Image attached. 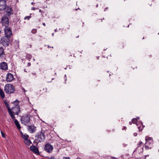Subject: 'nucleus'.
<instances>
[{
	"label": "nucleus",
	"mask_w": 159,
	"mask_h": 159,
	"mask_svg": "<svg viewBox=\"0 0 159 159\" xmlns=\"http://www.w3.org/2000/svg\"><path fill=\"white\" fill-rule=\"evenodd\" d=\"M96 7H98V5H97Z\"/></svg>",
	"instance_id": "8fccbe9b"
},
{
	"label": "nucleus",
	"mask_w": 159,
	"mask_h": 159,
	"mask_svg": "<svg viewBox=\"0 0 159 159\" xmlns=\"http://www.w3.org/2000/svg\"><path fill=\"white\" fill-rule=\"evenodd\" d=\"M31 18V16H26L25 17L24 19L25 20H26V19H28V20H29V19Z\"/></svg>",
	"instance_id": "cd10ccee"
},
{
	"label": "nucleus",
	"mask_w": 159,
	"mask_h": 159,
	"mask_svg": "<svg viewBox=\"0 0 159 159\" xmlns=\"http://www.w3.org/2000/svg\"><path fill=\"white\" fill-rule=\"evenodd\" d=\"M138 124L137 123V124H136V125L138 126Z\"/></svg>",
	"instance_id": "49530a36"
},
{
	"label": "nucleus",
	"mask_w": 159,
	"mask_h": 159,
	"mask_svg": "<svg viewBox=\"0 0 159 159\" xmlns=\"http://www.w3.org/2000/svg\"><path fill=\"white\" fill-rule=\"evenodd\" d=\"M24 142L27 145H30L31 143L30 140V139H29L28 138L24 140Z\"/></svg>",
	"instance_id": "a211bd4d"
},
{
	"label": "nucleus",
	"mask_w": 159,
	"mask_h": 159,
	"mask_svg": "<svg viewBox=\"0 0 159 159\" xmlns=\"http://www.w3.org/2000/svg\"><path fill=\"white\" fill-rule=\"evenodd\" d=\"M44 150L47 152L50 153L53 150V146L50 143H48L45 144L44 148Z\"/></svg>",
	"instance_id": "0eeeda50"
},
{
	"label": "nucleus",
	"mask_w": 159,
	"mask_h": 159,
	"mask_svg": "<svg viewBox=\"0 0 159 159\" xmlns=\"http://www.w3.org/2000/svg\"><path fill=\"white\" fill-rule=\"evenodd\" d=\"M63 158H66V159H70V158L69 157H63Z\"/></svg>",
	"instance_id": "c9c22d12"
},
{
	"label": "nucleus",
	"mask_w": 159,
	"mask_h": 159,
	"mask_svg": "<svg viewBox=\"0 0 159 159\" xmlns=\"http://www.w3.org/2000/svg\"><path fill=\"white\" fill-rule=\"evenodd\" d=\"M4 30L5 33L4 37L10 38L12 34V31L10 28L8 26H5Z\"/></svg>",
	"instance_id": "39448f33"
},
{
	"label": "nucleus",
	"mask_w": 159,
	"mask_h": 159,
	"mask_svg": "<svg viewBox=\"0 0 159 159\" xmlns=\"http://www.w3.org/2000/svg\"><path fill=\"white\" fill-rule=\"evenodd\" d=\"M12 9L11 6H8L7 8V10L6 11V14L7 15L9 16L12 13Z\"/></svg>",
	"instance_id": "dca6fc26"
},
{
	"label": "nucleus",
	"mask_w": 159,
	"mask_h": 159,
	"mask_svg": "<svg viewBox=\"0 0 159 159\" xmlns=\"http://www.w3.org/2000/svg\"><path fill=\"white\" fill-rule=\"evenodd\" d=\"M139 145L138 147H139L141 144H142L143 143L141 141H139Z\"/></svg>",
	"instance_id": "c85d7f7f"
},
{
	"label": "nucleus",
	"mask_w": 159,
	"mask_h": 159,
	"mask_svg": "<svg viewBox=\"0 0 159 159\" xmlns=\"http://www.w3.org/2000/svg\"><path fill=\"white\" fill-rule=\"evenodd\" d=\"M26 57L28 59H31L32 58V56L30 54H27L26 55Z\"/></svg>",
	"instance_id": "393cba45"
},
{
	"label": "nucleus",
	"mask_w": 159,
	"mask_h": 159,
	"mask_svg": "<svg viewBox=\"0 0 159 159\" xmlns=\"http://www.w3.org/2000/svg\"><path fill=\"white\" fill-rule=\"evenodd\" d=\"M31 74H32L33 75L35 76L36 77V73H32Z\"/></svg>",
	"instance_id": "2f4dec72"
},
{
	"label": "nucleus",
	"mask_w": 159,
	"mask_h": 159,
	"mask_svg": "<svg viewBox=\"0 0 159 159\" xmlns=\"http://www.w3.org/2000/svg\"><path fill=\"white\" fill-rule=\"evenodd\" d=\"M24 71H25V72H27V71H26V70H24Z\"/></svg>",
	"instance_id": "a18cd8bd"
},
{
	"label": "nucleus",
	"mask_w": 159,
	"mask_h": 159,
	"mask_svg": "<svg viewBox=\"0 0 159 159\" xmlns=\"http://www.w3.org/2000/svg\"><path fill=\"white\" fill-rule=\"evenodd\" d=\"M1 33V31H0V33Z\"/></svg>",
	"instance_id": "603ef678"
},
{
	"label": "nucleus",
	"mask_w": 159,
	"mask_h": 159,
	"mask_svg": "<svg viewBox=\"0 0 159 159\" xmlns=\"http://www.w3.org/2000/svg\"><path fill=\"white\" fill-rule=\"evenodd\" d=\"M19 102L17 100H16L13 102V103L15 105V107L12 108V109L13 110V112H14L15 115H18L19 112L20 111V107L18 105Z\"/></svg>",
	"instance_id": "7ed1b4c3"
},
{
	"label": "nucleus",
	"mask_w": 159,
	"mask_h": 159,
	"mask_svg": "<svg viewBox=\"0 0 159 159\" xmlns=\"http://www.w3.org/2000/svg\"><path fill=\"white\" fill-rule=\"evenodd\" d=\"M52 35L53 36L54 35V34H53V33L52 34Z\"/></svg>",
	"instance_id": "de8ad7c7"
},
{
	"label": "nucleus",
	"mask_w": 159,
	"mask_h": 159,
	"mask_svg": "<svg viewBox=\"0 0 159 159\" xmlns=\"http://www.w3.org/2000/svg\"><path fill=\"white\" fill-rule=\"evenodd\" d=\"M145 140L146 142L145 144H148L149 146H152L153 143V139L152 138L147 136L145 138Z\"/></svg>",
	"instance_id": "9b49d317"
},
{
	"label": "nucleus",
	"mask_w": 159,
	"mask_h": 159,
	"mask_svg": "<svg viewBox=\"0 0 159 159\" xmlns=\"http://www.w3.org/2000/svg\"><path fill=\"white\" fill-rule=\"evenodd\" d=\"M14 79V77L12 74L10 73L7 74L6 77V80L7 82H11Z\"/></svg>",
	"instance_id": "f8f14e48"
},
{
	"label": "nucleus",
	"mask_w": 159,
	"mask_h": 159,
	"mask_svg": "<svg viewBox=\"0 0 159 159\" xmlns=\"http://www.w3.org/2000/svg\"><path fill=\"white\" fill-rule=\"evenodd\" d=\"M5 103L6 106L7 107L8 113L11 117L12 119H14L15 118V116H14L15 114L14 112H13V111H11V109L10 108L9 105L7 102H5Z\"/></svg>",
	"instance_id": "6e6552de"
},
{
	"label": "nucleus",
	"mask_w": 159,
	"mask_h": 159,
	"mask_svg": "<svg viewBox=\"0 0 159 159\" xmlns=\"http://www.w3.org/2000/svg\"><path fill=\"white\" fill-rule=\"evenodd\" d=\"M124 0L125 1V0Z\"/></svg>",
	"instance_id": "6e6d98bb"
},
{
	"label": "nucleus",
	"mask_w": 159,
	"mask_h": 159,
	"mask_svg": "<svg viewBox=\"0 0 159 159\" xmlns=\"http://www.w3.org/2000/svg\"><path fill=\"white\" fill-rule=\"evenodd\" d=\"M43 25L44 26H45L46 25V24L45 23H43Z\"/></svg>",
	"instance_id": "ea45409f"
},
{
	"label": "nucleus",
	"mask_w": 159,
	"mask_h": 159,
	"mask_svg": "<svg viewBox=\"0 0 159 159\" xmlns=\"http://www.w3.org/2000/svg\"><path fill=\"white\" fill-rule=\"evenodd\" d=\"M39 11L41 13L42 12V11L41 9H40L39 10Z\"/></svg>",
	"instance_id": "58836bf2"
},
{
	"label": "nucleus",
	"mask_w": 159,
	"mask_h": 159,
	"mask_svg": "<svg viewBox=\"0 0 159 159\" xmlns=\"http://www.w3.org/2000/svg\"><path fill=\"white\" fill-rule=\"evenodd\" d=\"M144 127V125H141L139 126L138 127V128L139 131H142Z\"/></svg>",
	"instance_id": "4be33fe9"
},
{
	"label": "nucleus",
	"mask_w": 159,
	"mask_h": 159,
	"mask_svg": "<svg viewBox=\"0 0 159 159\" xmlns=\"http://www.w3.org/2000/svg\"><path fill=\"white\" fill-rule=\"evenodd\" d=\"M28 130L30 133H33L35 132L36 128L34 125H29L28 126Z\"/></svg>",
	"instance_id": "4468645a"
},
{
	"label": "nucleus",
	"mask_w": 159,
	"mask_h": 159,
	"mask_svg": "<svg viewBox=\"0 0 159 159\" xmlns=\"http://www.w3.org/2000/svg\"><path fill=\"white\" fill-rule=\"evenodd\" d=\"M32 9V10H34L35 9V7H32V9Z\"/></svg>",
	"instance_id": "4c0bfd02"
},
{
	"label": "nucleus",
	"mask_w": 159,
	"mask_h": 159,
	"mask_svg": "<svg viewBox=\"0 0 159 159\" xmlns=\"http://www.w3.org/2000/svg\"><path fill=\"white\" fill-rule=\"evenodd\" d=\"M36 137L37 138L36 140H38L39 142L43 141L45 138L44 131H42L38 133L36 136Z\"/></svg>",
	"instance_id": "20e7f679"
},
{
	"label": "nucleus",
	"mask_w": 159,
	"mask_h": 159,
	"mask_svg": "<svg viewBox=\"0 0 159 159\" xmlns=\"http://www.w3.org/2000/svg\"><path fill=\"white\" fill-rule=\"evenodd\" d=\"M132 121L133 123L136 124L138 121V119L137 118H133Z\"/></svg>",
	"instance_id": "b1692460"
},
{
	"label": "nucleus",
	"mask_w": 159,
	"mask_h": 159,
	"mask_svg": "<svg viewBox=\"0 0 159 159\" xmlns=\"http://www.w3.org/2000/svg\"><path fill=\"white\" fill-rule=\"evenodd\" d=\"M13 119V120L14 121V123L17 128L19 129H21V127L18 120L16 119H15V117L14 119Z\"/></svg>",
	"instance_id": "f3484780"
},
{
	"label": "nucleus",
	"mask_w": 159,
	"mask_h": 159,
	"mask_svg": "<svg viewBox=\"0 0 159 159\" xmlns=\"http://www.w3.org/2000/svg\"><path fill=\"white\" fill-rule=\"evenodd\" d=\"M6 7V2L4 0H0V11L4 10Z\"/></svg>",
	"instance_id": "9d476101"
},
{
	"label": "nucleus",
	"mask_w": 159,
	"mask_h": 159,
	"mask_svg": "<svg viewBox=\"0 0 159 159\" xmlns=\"http://www.w3.org/2000/svg\"><path fill=\"white\" fill-rule=\"evenodd\" d=\"M51 159H56L54 157H51Z\"/></svg>",
	"instance_id": "f704fd0d"
},
{
	"label": "nucleus",
	"mask_w": 159,
	"mask_h": 159,
	"mask_svg": "<svg viewBox=\"0 0 159 159\" xmlns=\"http://www.w3.org/2000/svg\"><path fill=\"white\" fill-rule=\"evenodd\" d=\"M143 39H144V37L143 38Z\"/></svg>",
	"instance_id": "864d4df0"
},
{
	"label": "nucleus",
	"mask_w": 159,
	"mask_h": 159,
	"mask_svg": "<svg viewBox=\"0 0 159 159\" xmlns=\"http://www.w3.org/2000/svg\"><path fill=\"white\" fill-rule=\"evenodd\" d=\"M123 146L124 147H126V146H127V144H125V143H124V144H123Z\"/></svg>",
	"instance_id": "72a5a7b5"
},
{
	"label": "nucleus",
	"mask_w": 159,
	"mask_h": 159,
	"mask_svg": "<svg viewBox=\"0 0 159 159\" xmlns=\"http://www.w3.org/2000/svg\"><path fill=\"white\" fill-rule=\"evenodd\" d=\"M4 54V50L2 47H0V57Z\"/></svg>",
	"instance_id": "412c9836"
},
{
	"label": "nucleus",
	"mask_w": 159,
	"mask_h": 159,
	"mask_svg": "<svg viewBox=\"0 0 159 159\" xmlns=\"http://www.w3.org/2000/svg\"><path fill=\"white\" fill-rule=\"evenodd\" d=\"M7 69V65L6 62H3L0 63V69L6 70Z\"/></svg>",
	"instance_id": "ddd939ff"
},
{
	"label": "nucleus",
	"mask_w": 159,
	"mask_h": 159,
	"mask_svg": "<svg viewBox=\"0 0 159 159\" xmlns=\"http://www.w3.org/2000/svg\"><path fill=\"white\" fill-rule=\"evenodd\" d=\"M134 135L135 136H136L137 135V134L136 133H135L134 134Z\"/></svg>",
	"instance_id": "473e14b6"
},
{
	"label": "nucleus",
	"mask_w": 159,
	"mask_h": 159,
	"mask_svg": "<svg viewBox=\"0 0 159 159\" xmlns=\"http://www.w3.org/2000/svg\"><path fill=\"white\" fill-rule=\"evenodd\" d=\"M152 148V146H149L148 144H145V148L146 150H148L149 149H151Z\"/></svg>",
	"instance_id": "5701e85b"
},
{
	"label": "nucleus",
	"mask_w": 159,
	"mask_h": 159,
	"mask_svg": "<svg viewBox=\"0 0 159 159\" xmlns=\"http://www.w3.org/2000/svg\"><path fill=\"white\" fill-rule=\"evenodd\" d=\"M10 38L6 37H2L0 41V43L4 47H7L9 46L10 42Z\"/></svg>",
	"instance_id": "423d86ee"
},
{
	"label": "nucleus",
	"mask_w": 159,
	"mask_h": 159,
	"mask_svg": "<svg viewBox=\"0 0 159 159\" xmlns=\"http://www.w3.org/2000/svg\"><path fill=\"white\" fill-rule=\"evenodd\" d=\"M22 89L23 91L25 93L27 91V90H25V89L23 88H22Z\"/></svg>",
	"instance_id": "c756f323"
},
{
	"label": "nucleus",
	"mask_w": 159,
	"mask_h": 159,
	"mask_svg": "<svg viewBox=\"0 0 159 159\" xmlns=\"http://www.w3.org/2000/svg\"><path fill=\"white\" fill-rule=\"evenodd\" d=\"M1 134H2V137L3 138H5V135L3 133V132H2V130H1Z\"/></svg>",
	"instance_id": "bb28decb"
},
{
	"label": "nucleus",
	"mask_w": 159,
	"mask_h": 159,
	"mask_svg": "<svg viewBox=\"0 0 159 159\" xmlns=\"http://www.w3.org/2000/svg\"><path fill=\"white\" fill-rule=\"evenodd\" d=\"M2 23L3 25L5 26H7L9 24V20L8 18L6 16H3L2 19Z\"/></svg>",
	"instance_id": "1a4fd4ad"
},
{
	"label": "nucleus",
	"mask_w": 159,
	"mask_h": 159,
	"mask_svg": "<svg viewBox=\"0 0 159 159\" xmlns=\"http://www.w3.org/2000/svg\"><path fill=\"white\" fill-rule=\"evenodd\" d=\"M137 119H139V117H137Z\"/></svg>",
	"instance_id": "37998d69"
},
{
	"label": "nucleus",
	"mask_w": 159,
	"mask_h": 159,
	"mask_svg": "<svg viewBox=\"0 0 159 159\" xmlns=\"http://www.w3.org/2000/svg\"><path fill=\"white\" fill-rule=\"evenodd\" d=\"M47 1H49V0H46Z\"/></svg>",
	"instance_id": "3c124183"
},
{
	"label": "nucleus",
	"mask_w": 159,
	"mask_h": 159,
	"mask_svg": "<svg viewBox=\"0 0 159 159\" xmlns=\"http://www.w3.org/2000/svg\"><path fill=\"white\" fill-rule=\"evenodd\" d=\"M4 90L6 93L11 94L15 92V89L14 87L12 85L7 84L5 85Z\"/></svg>",
	"instance_id": "f03ea898"
},
{
	"label": "nucleus",
	"mask_w": 159,
	"mask_h": 159,
	"mask_svg": "<svg viewBox=\"0 0 159 159\" xmlns=\"http://www.w3.org/2000/svg\"><path fill=\"white\" fill-rule=\"evenodd\" d=\"M31 31L33 34H35L37 32V30L35 29H34L32 30Z\"/></svg>",
	"instance_id": "a878e982"
},
{
	"label": "nucleus",
	"mask_w": 159,
	"mask_h": 159,
	"mask_svg": "<svg viewBox=\"0 0 159 159\" xmlns=\"http://www.w3.org/2000/svg\"><path fill=\"white\" fill-rule=\"evenodd\" d=\"M54 31L55 32H56L57 31V29H55V30H54Z\"/></svg>",
	"instance_id": "a19ab883"
},
{
	"label": "nucleus",
	"mask_w": 159,
	"mask_h": 159,
	"mask_svg": "<svg viewBox=\"0 0 159 159\" xmlns=\"http://www.w3.org/2000/svg\"><path fill=\"white\" fill-rule=\"evenodd\" d=\"M30 149L34 152L37 154H39V152L38 148L34 145H32L30 147Z\"/></svg>",
	"instance_id": "2eb2a0df"
},
{
	"label": "nucleus",
	"mask_w": 159,
	"mask_h": 159,
	"mask_svg": "<svg viewBox=\"0 0 159 159\" xmlns=\"http://www.w3.org/2000/svg\"><path fill=\"white\" fill-rule=\"evenodd\" d=\"M50 46H48V48H50Z\"/></svg>",
	"instance_id": "c03bdc74"
},
{
	"label": "nucleus",
	"mask_w": 159,
	"mask_h": 159,
	"mask_svg": "<svg viewBox=\"0 0 159 159\" xmlns=\"http://www.w3.org/2000/svg\"><path fill=\"white\" fill-rule=\"evenodd\" d=\"M33 4H34V3H33V2H32L31 3V4L32 5H33Z\"/></svg>",
	"instance_id": "79ce46f5"
},
{
	"label": "nucleus",
	"mask_w": 159,
	"mask_h": 159,
	"mask_svg": "<svg viewBox=\"0 0 159 159\" xmlns=\"http://www.w3.org/2000/svg\"><path fill=\"white\" fill-rule=\"evenodd\" d=\"M158 151H159V150H158Z\"/></svg>",
	"instance_id": "5fc2aeb1"
},
{
	"label": "nucleus",
	"mask_w": 159,
	"mask_h": 159,
	"mask_svg": "<svg viewBox=\"0 0 159 159\" xmlns=\"http://www.w3.org/2000/svg\"><path fill=\"white\" fill-rule=\"evenodd\" d=\"M31 65V63L30 62H28L27 64V66H30Z\"/></svg>",
	"instance_id": "7c9ffc66"
},
{
	"label": "nucleus",
	"mask_w": 159,
	"mask_h": 159,
	"mask_svg": "<svg viewBox=\"0 0 159 159\" xmlns=\"http://www.w3.org/2000/svg\"><path fill=\"white\" fill-rule=\"evenodd\" d=\"M0 95L2 98H4L5 97L4 93L2 89L0 88Z\"/></svg>",
	"instance_id": "aec40b11"
},
{
	"label": "nucleus",
	"mask_w": 159,
	"mask_h": 159,
	"mask_svg": "<svg viewBox=\"0 0 159 159\" xmlns=\"http://www.w3.org/2000/svg\"><path fill=\"white\" fill-rule=\"evenodd\" d=\"M21 137L24 139V140L28 139L29 137V136L27 134H23L22 133L21 134Z\"/></svg>",
	"instance_id": "6ab92c4d"
},
{
	"label": "nucleus",
	"mask_w": 159,
	"mask_h": 159,
	"mask_svg": "<svg viewBox=\"0 0 159 159\" xmlns=\"http://www.w3.org/2000/svg\"><path fill=\"white\" fill-rule=\"evenodd\" d=\"M78 37H79V36H77V37H76V38H78Z\"/></svg>",
	"instance_id": "09e8293b"
},
{
	"label": "nucleus",
	"mask_w": 159,
	"mask_h": 159,
	"mask_svg": "<svg viewBox=\"0 0 159 159\" xmlns=\"http://www.w3.org/2000/svg\"><path fill=\"white\" fill-rule=\"evenodd\" d=\"M31 116L30 114H25L22 116L21 118V123L25 125H29L30 123Z\"/></svg>",
	"instance_id": "f257e3e1"
},
{
	"label": "nucleus",
	"mask_w": 159,
	"mask_h": 159,
	"mask_svg": "<svg viewBox=\"0 0 159 159\" xmlns=\"http://www.w3.org/2000/svg\"><path fill=\"white\" fill-rule=\"evenodd\" d=\"M132 123H133L132 121H130V122H129V125H132Z\"/></svg>",
	"instance_id": "e433bc0d"
}]
</instances>
